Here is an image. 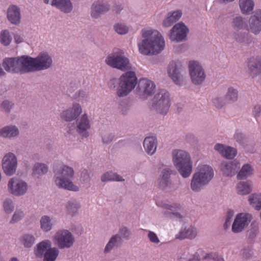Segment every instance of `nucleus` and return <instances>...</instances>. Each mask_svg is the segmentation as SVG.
<instances>
[{"mask_svg":"<svg viewBox=\"0 0 261 261\" xmlns=\"http://www.w3.org/2000/svg\"><path fill=\"white\" fill-rule=\"evenodd\" d=\"M113 138L114 136L112 134L105 135L102 138L103 143L105 144H109L112 141Z\"/></svg>","mask_w":261,"mask_h":261,"instance_id":"obj_63","label":"nucleus"},{"mask_svg":"<svg viewBox=\"0 0 261 261\" xmlns=\"http://www.w3.org/2000/svg\"><path fill=\"white\" fill-rule=\"evenodd\" d=\"M188 68L192 82H202L205 79V74L199 62L189 61Z\"/></svg>","mask_w":261,"mask_h":261,"instance_id":"obj_12","label":"nucleus"},{"mask_svg":"<svg viewBox=\"0 0 261 261\" xmlns=\"http://www.w3.org/2000/svg\"><path fill=\"white\" fill-rule=\"evenodd\" d=\"M253 174V169L249 164L244 165L237 175L239 179H244Z\"/></svg>","mask_w":261,"mask_h":261,"instance_id":"obj_35","label":"nucleus"},{"mask_svg":"<svg viewBox=\"0 0 261 261\" xmlns=\"http://www.w3.org/2000/svg\"><path fill=\"white\" fill-rule=\"evenodd\" d=\"M137 90L142 96H151L153 95L156 89L154 83H137Z\"/></svg>","mask_w":261,"mask_h":261,"instance_id":"obj_18","label":"nucleus"},{"mask_svg":"<svg viewBox=\"0 0 261 261\" xmlns=\"http://www.w3.org/2000/svg\"><path fill=\"white\" fill-rule=\"evenodd\" d=\"M249 70L255 74L261 73V57H253L250 58L248 62Z\"/></svg>","mask_w":261,"mask_h":261,"instance_id":"obj_24","label":"nucleus"},{"mask_svg":"<svg viewBox=\"0 0 261 261\" xmlns=\"http://www.w3.org/2000/svg\"><path fill=\"white\" fill-rule=\"evenodd\" d=\"M101 180L102 182L107 181H122L124 180L122 176L112 171L107 172L103 174L101 177Z\"/></svg>","mask_w":261,"mask_h":261,"instance_id":"obj_33","label":"nucleus"},{"mask_svg":"<svg viewBox=\"0 0 261 261\" xmlns=\"http://www.w3.org/2000/svg\"><path fill=\"white\" fill-rule=\"evenodd\" d=\"M232 23L233 28L236 30H241L245 27L243 18L241 16H237L234 18Z\"/></svg>","mask_w":261,"mask_h":261,"instance_id":"obj_43","label":"nucleus"},{"mask_svg":"<svg viewBox=\"0 0 261 261\" xmlns=\"http://www.w3.org/2000/svg\"><path fill=\"white\" fill-rule=\"evenodd\" d=\"M55 239L59 248L61 249L71 247L74 242L73 236L65 229L59 230L56 233Z\"/></svg>","mask_w":261,"mask_h":261,"instance_id":"obj_8","label":"nucleus"},{"mask_svg":"<svg viewBox=\"0 0 261 261\" xmlns=\"http://www.w3.org/2000/svg\"><path fill=\"white\" fill-rule=\"evenodd\" d=\"M108 65L122 70H125L129 68V61L124 56L119 55H112L109 56L106 59Z\"/></svg>","mask_w":261,"mask_h":261,"instance_id":"obj_13","label":"nucleus"},{"mask_svg":"<svg viewBox=\"0 0 261 261\" xmlns=\"http://www.w3.org/2000/svg\"><path fill=\"white\" fill-rule=\"evenodd\" d=\"M51 248V243L49 240L43 241L38 243L34 248V254L39 258H42L44 252Z\"/></svg>","mask_w":261,"mask_h":261,"instance_id":"obj_25","label":"nucleus"},{"mask_svg":"<svg viewBox=\"0 0 261 261\" xmlns=\"http://www.w3.org/2000/svg\"><path fill=\"white\" fill-rule=\"evenodd\" d=\"M59 253L56 247L49 248L43 255V261H55Z\"/></svg>","mask_w":261,"mask_h":261,"instance_id":"obj_34","label":"nucleus"},{"mask_svg":"<svg viewBox=\"0 0 261 261\" xmlns=\"http://www.w3.org/2000/svg\"><path fill=\"white\" fill-rule=\"evenodd\" d=\"M19 134V129L15 125H7L0 129V136L3 138H14Z\"/></svg>","mask_w":261,"mask_h":261,"instance_id":"obj_20","label":"nucleus"},{"mask_svg":"<svg viewBox=\"0 0 261 261\" xmlns=\"http://www.w3.org/2000/svg\"><path fill=\"white\" fill-rule=\"evenodd\" d=\"M17 167L16 156L12 152L6 153L2 160V168L4 173L9 176L13 175Z\"/></svg>","mask_w":261,"mask_h":261,"instance_id":"obj_9","label":"nucleus"},{"mask_svg":"<svg viewBox=\"0 0 261 261\" xmlns=\"http://www.w3.org/2000/svg\"><path fill=\"white\" fill-rule=\"evenodd\" d=\"M168 72L169 76L173 82H178L180 78V73L178 65L174 62L170 63L168 66Z\"/></svg>","mask_w":261,"mask_h":261,"instance_id":"obj_29","label":"nucleus"},{"mask_svg":"<svg viewBox=\"0 0 261 261\" xmlns=\"http://www.w3.org/2000/svg\"><path fill=\"white\" fill-rule=\"evenodd\" d=\"M251 216L249 214L240 213L238 214L232 225V231L233 233L242 232L250 223Z\"/></svg>","mask_w":261,"mask_h":261,"instance_id":"obj_10","label":"nucleus"},{"mask_svg":"<svg viewBox=\"0 0 261 261\" xmlns=\"http://www.w3.org/2000/svg\"><path fill=\"white\" fill-rule=\"evenodd\" d=\"M48 171L47 166L42 163H37L35 164L33 168V174L41 175L45 174Z\"/></svg>","mask_w":261,"mask_h":261,"instance_id":"obj_40","label":"nucleus"},{"mask_svg":"<svg viewBox=\"0 0 261 261\" xmlns=\"http://www.w3.org/2000/svg\"><path fill=\"white\" fill-rule=\"evenodd\" d=\"M3 206L7 214H10L14 210L13 202L11 199H6L4 202Z\"/></svg>","mask_w":261,"mask_h":261,"instance_id":"obj_53","label":"nucleus"},{"mask_svg":"<svg viewBox=\"0 0 261 261\" xmlns=\"http://www.w3.org/2000/svg\"><path fill=\"white\" fill-rule=\"evenodd\" d=\"M196 236L195 231L192 229H185L184 230L180 231L178 234L177 235L176 238L182 240L186 238L192 239Z\"/></svg>","mask_w":261,"mask_h":261,"instance_id":"obj_39","label":"nucleus"},{"mask_svg":"<svg viewBox=\"0 0 261 261\" xmlns=\"http://www.w3.org/2000/svg\"><path fill=\"white\" fill-rule=\"evenodd\" d=\"M3 66L8 72L21 73L28 72L27 56L5 58L3 60Z\"/></svg>","mask_w":261,"mask_h":261,"instance_id":"obj_7","label":"nucleus"},{"mask_svg":"<svg viewBox=\"0 0 261 261\" xmlns=\"http://www.w3.org/2000/svg\"><path fill=\"white\" fill-rule=\"evenodd\" d=\"M115 31L119 34H126L128 31V28L123 24L118 23L114 26Z\"/></svg>","mask_w":261,"mask_h":261,"instance_id":"obj_54","label":"nucleus"},{"mask_svg":"<svg viewBox=\"0 0 261 261\" xmlns=\"http://www.w3.org/2000/svg\"><path fill=\"white\" fill-rule=\"evenodd\" d=\"M80 205L76 201H69L67 205V209L70 214L72 215L73 214L77 212L78 209L80 208Z\"/></svg>","mask_w":261,"mask_h":261,"instance_id":"obj_44","label":"nucleus"},{"mask_svg":"<svg viewBox=\"0 0 261 261\" xmlns=\"http://www.w3.org/2000/svg\"><path fill=\"white\" fill-rule=\"evenodd\" d=\"M214 148L223 156L226 148L223 144L217 143L215 145Z\"/></svg>","mask_w":261,"mask_h":261,"instance_id":"obj_62","label":"nucleus"},{"mask_svg":"<svg viewBox=\"0 0 261 261\" xmlns=\"http://www.w3.org/2000/svg\"><path fill=\"white\" fill-rule=\"evenodd\" d=\"M170 107V94L165 89H160L152 99L151 109L165 115Z\"/></svg>","mask_w":261,"mask_h":261,"instance_id":"obj_6","label":"nucleus"},{"mask_svg":"<svg viewBox=\"0 0 261 261\" xmlns=\"http://www.w3.org/2000/svg\"><path fill=\"white\" fill-rule=\"evenodd\" d=\"M119 234L121 238L128 240L130 238L131 232L130 230L126 226H122L119 228Z\"/></svg>","mask_w":261,"mask_h":261,"instance_id":"obj_47","label":"nucleus"},{"mask_svg":"<svg viewBox=\"0 0 261 261\" xmlns=\"http://www.w3.org/2000/svg\"><path fill=\"white\" fill-rule=\"evenodd\" d=\"M212 102L214 106L217 109H221L225 105V102L223 101L222 98L219 97H216L213 98Z\"/></svg>","mask_w":261,"mask_h":261,"instance_id":"obj_55","label":"nucleus"},{"mask_svg":"<svg viewBox=\"0 0 261 261\" xmlns=\"http://www.w3.org/2000/svg\"><path fill=\"white\" fill-rule=\"evenodd\" d=\"M220 168L224 175L232 176L238 172L240 168V164L237 160L223 161L221 164Z\"/></svg>","mask_w":261,"mask_h":261,"instance_id":"obj_15","label":"nucleus"},{"mask_svg":"<svg viewBox=\"0 0 261 261\" xmlns=\"http://www.w3.org/2000/svg\"><path fill=\"white\" fill-rule=\"evenodd\" d=\"M233 215L232 211H228L227 214V217L225 220V222L224 224V227L226 229L228 226L230 224V220L232 218Z\"/></svg>","mask_w":261,"mask_h":261,"instance_id":"obj_60","label":"nucleus"},{"mask_svg":"<svg viewBox=\"0 0 261 261\" xmlns=\"http://www.w3.org/2000/svg\"><path fill=\"white\" fill-rule=\"evenodd\" d=\"M252 254V250L251 248L247 247L243 249V252H242V255L244 258L246 259L249 258Z\"/></svg>","mask_w":261,"mask_h":261,"instance_id":"obj_61","label":"nucleus"},{"mask_svg":"<svg viewBox=\"0 0 261 261\" xmlns=\"http://www.w3.org/2000/svg\"><path fill=\"white\" fill-rule=\"evenodd\" d=\"M76 122L77 123V132L81 136L87 137L89 136L87 130L90 128V125L87 115L86 114L83 115L80 119H77Z\"/></svg>","mask_w":261,"mask_h":261,"instance_id":"obj_17","label":"nucleus"},{"mask_svg":"<svg viewBox=\"0 0 261 261\" xmlns=\"http://www.w3.org/2000/svg\"><path fill=\"white\" fill-rule=\"evenodd\" d=\"M172 170L169 168H164L162 170L160 177L167 180H171L170 176L172 174Z\"/></svg>","mask_w":261,"mask_h":261,"instance_id":"obj_56","label":"nucleus"},{"mask_svg":"<svg viewBox=\"0 0 261 261\" xmlns=\"http://www.w3.org/2000/svg\"><path fill=\"white\" fill-rule=\"evenodd\" d=\"M7 18L13 24H17L19 23L20 20L19 9L15 5L10 6L7 11Z\"/></svg>","mask_w":261,"mask_h":261,"instance_id":"obj_21","label":"nucleus"},{"mask_svg":"<svg viewBox=\"0 0 261 261\" xmlns=\"http://www.w3.org/2000/svg\"><path fill=\"white\" fill-rule=\"evenodd\" d=\"M141 33L143 39L139 43L138 47L142 54H157L164 49L165 41L159 32L152 29H144Z\"/></svg>","mask_w":261,"mask_h":261,"instance_id":"obj_1","label":"nucleus"},{"mask_svg":"<svg viewBox=\"0 0 261 261\" xmlns=\"http://www.w3.org/2000/svg\"><path fill=\"white\" fill-rule=\"evenodd\" d=\"M188 31V29L184 23H177L170 31L169 38L172 41L176 42L185 40Z\"/></svg>","mask_w":261,"mask_h":261,"instance_id":"obj_11","label":"nucleus"},{"mask_svg":"<svg viewBox=\"0 0 261 261\" xmlns=\"http://www.w3.org/2000/svg\"><path fill=\"white\" fill-rule=\"evenodd\" d=\"M237 154V150L232 147L226 148L223 156L227 159H231Z\"/></svg>","mask_w":261,"mask_h":261,"instance_id":"obj_51","label":"nucleus"},{"mask_svg":"<svg viewBox=\"0 0 261 261\" xmlns=\"http://www.w3.org/2000/svg\"><path fill=\"white\" fill-rule=\"evenodd\" d=\"M148 237L150 241L153 243L158 244L160 242V240L158 236L152 231H149L148 233Z\"/></svg>","mask_w":261,"mask_h":261,"instance_id":"obj_57","label":"nucleus"},{"mask_svg":"<svg viewBox=\"0 0 261 261\" xmlns=\"http://www.w3.org/2000/svg\"><path fill=\"white\" fill-rule=\"evenodd\" d=\"M35 238L32 235L25 234L23 237V244L24 247L27 248L31 247L34 244Z\"/></svg>","mask_w":261,"mask_h":261,"instance_id":"obj_46","label":"nucleus"},{"mask_svg":"<svg viewBox=\"0 0 261 261\" xmlns=\"http://www.w3.org/2000/svg\"><path fill=\"white\" fill-rule=\"evenodd\" d=\"M182 12L180 10H177L168 13L167 18L163 22V24L165 27H169L173 23L177 21L181 16Z\"/></svg>","mask_w":261,"mask_h":261,"instance_id":"obj_28","label":"nucleus"},{"mask_svg":"<svg viewBox=\"0 0 261 261\" xmlns=\"http://www.w3.org/2000/svg\"><path fill=\"white\" fill-rule=\"evenodd\" d=\"M81 177L84 182H88L90 179V173L86 169H84L81 172Z\"/></svg>","mask_w":261,"mask_h":261,"instance_id":"obj_59","label":"nucleus"},{"mask_svg":"<svg viewBox=\"0 0 261 261\" xmlns=\"http://www.w3.org/2000/svg\"><path fill=\"white\" fill-rule=\"evenodd\" d=\"M82 113V108L80 104L74 103L71 109L63 111L61 114L62 119L66 121H71L76 119Z\"/></svg>","mask_w":261,"mask_h":261,"instance_id":"obj_16","label":"nucleus"},{"mask_svg":"<svg viewBox=\"0 0 261 261\" xmlns=\"http://www.w3.org/2000/svg\"><path fill=\"white\" fill-rule=\"evenodd\" d=\"M254 115L255 117L259 116L261 113V106L256 105L254 107Z\"/></svg>","mask_w":261,"mask_h":261,"instance_id":"obj_64","label":"nucleus"},{"mask_svg":"<svg viewBox=\"0 0 261 261\" xmlns=\"http://www.w3.org/2000/svg\"><path fill=\"white\" fill-rule=\"evenodd\" d=\"M13 106L14 103L12 102V101H9L8 100H4L1 105V107L2 110L7 113L10 112Z\"/></svg>","mask_w":261,"mask_h":261,"instance_id":"obj_48","label":"nucleus"},{"mask_svg":"<svg viewBox=\"0 0 261 261\" xmlns=\"http://www.w3.org/2000/svg\"><path fill=\"white\" fill-rule=\"evenodd\" d=\"M24 217L23 213L21 211H16L13 214L10 223L11 224L15 223L20 220H21Z\"/></svg>","mask_w":261,"mask_h":261,"instance_id":"obj_52","label":"nucleus"},{"mask_svg":"<svg viewBox=\"0 0 261 261\" xmlns=\"http://www.w3.org/2000/svg\"><path fill=\"white\" fill-rule=\"evenodd\" d=\"M119 80L120 82H137L136 74L133 71H128L122 74Z\"/></svg>","mask_w":261,"mask_h":261,"instance_id":"obj_41","label":"nucleus"},{"mask_svg":"<svg viewBox=\"0 0 261 261\" xmlns=\"http://www.w3.org/2000/svg\"><path fill=\"white\" fill-rule=\"evenodd\" d=\"M238 97L237 90L231 87L229 88L225 95L226 99L228 101L234 102L237 100Z\"/></svg>","mask_w":261,"mask_h":261,"instance_id":"obj_42","label":"nucleus"},{"mask_svg":"<svg viewBox=\"0 0 261 261\" xmlns=\"http://www.w3.org/2000/svg\"><path fill=\"white\" fill-rule=\"evenodd\" d=\"M258 232V226L255 223H252L250 228L246 232V238L249 243L253 242Z\"/></svg>","mask_w":261,"mask_h":261,"instance_id":"obj_32","label":"nucleus"},{"mask_svg":"<svg viewBox=\"0 0 261 261\" xmlns=\"http://www.w3.org/2000/svg\"><path fill=\"white\" fill-rule=\"evenodd\" d=\"M40 222L41 228L44 231L47 232L51 229L53 224L49 216H42L40 219Z\"/></svg>","mask_w":261,"mask_h":261,"instance_id":"obj_37","label":"nucleus"},{"mask_svg":"<svg viewBox=\"0 0 261 261\" xmlns=\"http://www.w3.org/2000/svg\"><path fill=\"white\" fill-rule=\"evenodd\" d=\"M109 10V7L107 5H104L100 2H97L93 5L91 11V16L92 17L97 18L101 14L108 11Z\"/></svg>","mask_w":261,"mask_h":261,"instance_id":"obj_26","label":"nucleus"},{"mask_svg":"<svg viewBox=\"0 0 261 261\" xmlns=\"http://www.w3.org/2000/svg\"><path fill=\"white\" fill-rule=\"evenodd\" d=\"M158 183L159 188L163 190H165L168 188H170L171 186V180H167L160 177L158 179Z\"/></svg>","mask_w":261,"mask_h":261,"instance_id":"obj_49","label":"nucleus"},{"mask_svg":"<svg viewBox=\"0 0 261 261\" xmlns=\"http://www.w3.org/2000/svg\"><path fill=\"white\" fill-rule=\"evenodd\" d=\"M164 215L166 217L172 220L178 219L179 221H181L182 219V215L178 212L166 211L164 212Z\"/></svg>","mask_w":261,"mask_h":261,"instance_id":"obj_50","label":"nucleus"},{"mask_svg":"<svg viewBox=\"0 0 261 261\" xmlns=\"http://www.w3.org/2000/svg\"><path fill=\"white\" fill-rule=\"evenodd\" d=\"M238 193L240 195H246L251 191V185L244 181L240 182L237 186Z\"/></svg>","mask_w":261,"mask_h":261,"instance_id":"obj_38","label":"nucleus"},{"mask_svg":"<svg viewBox=\"0 0 261 261\" xmlns=\"http://www.w3.org/2000/svg\"><path fill=\"white\" fill-rule=\"evenodd\" d=\"M51 5L65 13L70 12L72 9V5L70 0H53Z\"/></svg>","mask_w":261,"mask_h":261,"instance_id":"obj_23","label":"nucleus"},{"mask_svg":"<svg viewBox=\"0 0 261 261\" xmlns=\"http://www.w3.org/2000/svg\"><path fill=\"white\" fill-rule=\"evenodd\" d=\"M120 85L117 89V95L119 97L126 96L132 89L135 88L137 83H119Z\"/></svg>","mask_w":261,"mask_h":261,"instance_id":"obj_22","label":"nucleus"},{"mask_svg":"<svg viewBox=\"0 0 261 261\" xmlns=\"http://www.w3.org/2000/svg\"><path fill=\"white\" fill-rule=\"evenodd\" d=\"M0 41L4 45H8L10 44L11 41V38L8 31L5 30L1 33L0 35Z\"/></svg>","mask_w":261,"mask_h":261,"instance_id":"obj_45","label":"nucleus"},{"mask_svg":"<svg viewBox=\"0 0 261 261\" xmlns=\"http://www.w3.org/2000/svg\"><path fill=\"white\" fill-rule=\"evenodd\" d=\"M122 239L119 234H116L113 236L107 244L105 251L108 252L110 251L114 246H120L122 244Z\"/></svg>","mask_w":261,"mask_h":261,"instance_id":"obj_30","label":"nucleus"},{"mask_svg":"<svg viewBox=\"0 0 261 261\" xmlns=\"http://www.w3.org/2000/svg\"><path fill=\"white\" fill-rule=\"evenodd\" d=\"M249 201L255 210H259L261 208V193L252 194L249 197Z\"/></svg>","mask_w":261,"mask_h":261,"instance_id":"obj_36","label":"nucleus"},{"mask_svg":"<svg viewBox=\"0 0 261 261\" xmlns=\"http://www.w3.org/2000/svg\"><path fill=\"white\" fill-rule=\"evenodd\" d=\"M157 141L153 137L145 138L143 143V146L146 152L148 154H153L156 148Z\"/></svg>","mask_w":261,"mask_h":261,"instance_id":"obj_27","label":"nucleus"},{"mask_svg":"<svg viewBox=\"0 0 261 261\" xmlns=\"http://www.w3.org/2000/svg\"><path fill=\"white\" fill-rule=\"evenodd\" d=\"M173 161L176 168L184 178L189 177L192 170V163L190 154L187 152L179 150L173 152Z\"/></svg>","mask_w":261,"mask_h":261,"instance_id":"obj_3","label":"nucleus"},{"mask_svg":"<svg viewBox=\"0 0 261 261\" xmlns=\"http://www.w3.org/2000/svg\"><path fill=\"white\" fill-rule=\"evenodd\" d=\"M239 2L241 10L243 14H249L252 11L254 7L253 0H240Z\"/></svg>","mask_w":261,"mask_h":261,"instance_id":"obj_31","label":"nucleus"},{"mask_svg":"<svg viewBox=\"0 0 261 261\" xmlns=\"http://www.w3.org/2000/svg\"><path fill=\"white\" fill-rule=\"evenodd\" d=\"M8 187L12 194L19 196L27 192L28 185L23 180L13 177L9 181Z\"/></svg>","mask_w":261,"mask_h":261,"instance_id":"obj_14","label":"nucleus"},{"mask_svg":"<svg viewBox=\"0 0 261 261\" xmlns=\"http://www.w3.org/2000/svg\"><path fill=\"white\" fill-rule=\"evenodd\" d=\"M53 171L57 176L55 178L56 185L60 188L78 191L79 188L71 181L74 171L72 168L62 164H57L54 166Z\"/></svg>","mask_w":261,"mask_h":261,"instance_id":"obj_2","label":"nucleus"},{"mask_svg":"<svg viewBox=\"0 0 261 261\" xmlns=\"http://www.w3.org/2000/svg\"><path fill=\"white\" fill-rule=\"evenodd\" d=\"M52 63L51 57L46 53H41L36 58L27 56L28 72L47 69L51 66Z\"/></svg>","mask_w":261,"mask_h":261,"instance_id":"obj_5","label":"nucleus"},{"mask_svg":"<svg viewBox=\"0 0 261 261\" xmlns=\"http://www.w3.org/2000/svg\"><path fill=\"white\" fill-rule=\"evenodd\" d=\"M213 176V169L209 166L203 165L199 171L194 174L191 182V188L195 192H199L208 184Z\"/></svg>","mask_w":261,"mask_h":261,"instance_id":"obj_4","label":"nucleus"},{"mask_svg":"<svg viewBox=\"0 0 261 261\" xmlns=\"http://www.w3.org/2000/svg\"><path fill=\"white\" fill-rule=\"evenodd\" d=\"M234 37L236 40L240 42H248V37L244 34H236Z\"/></svg>","mask_w":261,"mask_h":261,"instance_id":"obj_58","label":"nucleus"},{"mask_svg":"<svg viewBox=\"0 0 261 261\" xmlns=\"http://www.w3.org/2000/svg\"><path fill=\"white\" fill-rule=\"evenodd\" d=\"M249 23L250 29L253 33L256 34L261 31V10L250 17Z\"/></svg>","mask_w":261,"mask_h":261,"instance_id":"obj_19","label":"nucleus"}]
</instances>
